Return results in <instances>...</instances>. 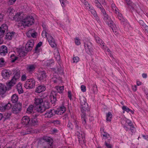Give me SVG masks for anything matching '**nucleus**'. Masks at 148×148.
<instances>
[{
	"instance_id": "nucleus-1",
	"label": "nucleus",
	"mask_w": 148,
	"mask_h": 148,
	"mask_svg": "<svg viewBox=\"0 0 148 148\" xmlns=\"http://www.w3.org/2000/svg\"><path fill=\"white\" fill-rule=\"evenodd\" d=\"M75 130L77 131V134L79 140L84 141L85 139L84 134L82 129L79 125V122L77 121L74 122Z\"/></svg>"
},
{
	"instance_id": "nucleus-2",
	"label": "nucleus",
	"mask_w": 148,
	"mask_h": 148,
	"mask_svg": "<svg viewBox=\"0 0 148 148\" xmlns=\"http://www.w3.org/2000/svg\"><path fill=\"white\" fill-rule=\"evenodd\" d=\"M47 31L43 30L42 32V37H46L47 39L48 42L51 46L52 47H55L56 46V45L55 43V40L49 34H48L47 32Z\"/></svg>"
},
{
	"instance_id": "nucleus-3",
	"label": "nucleus",
	"mask_w": 148,
	"mask_h": 148,
	"mask_svg": "<svg viewBox=\"0 0 148 148\" xmlns=\"http://www.w3.org/2000/svg\"><path fill=\"white\" fill-rule=\"evenodd\" d=\"M136 11L137 13L138 14H136V16H135V18L137 21L138 23L142 26L143 28L146 25L143 21L140 18L141 17L140 14L143 12L142 10L138 6L137 7V9H136Z\"/></svg>"
},
{
	"instance_id": "nucleus-4",
	"label": "nucleus",
	"mask_w": 148,
	"mask_h": 148,
	"mask_svg": "<svg viewBox=\"0 0 148 148\" xmlns=\"http://www.w3.org/2000/svg\"><path fill=\"white\" fill-rule=\"evenodd\" d=\"M21 23L25 27L29 26L34 23V19L32 16H29L26 17L21 21Z\"/></svg>"
},
{
	"instance_id": "nucleus-5",
	"label": "nucleus",
	"mask_w": 148,
	"mask_h": 148,
	"mask_svg": "<svg viewBox=\"0 0 148 148\" xmlns=\"http://www.w3.org/2000/svg\"><path fill=\"white\" fill-rule=\"evenodd\" d=\"M22 104L21 103L15 104L11 107L12 112L15 114L19 113L22 109Z\"/></svg>"
},
{
	"instance_id": "nucleus-6",
	"label": "nucleus",
	"mask_w": 148,
	"mask_h": 148,
	"mask_svg": "<svg viewBox=\"0 0 148 148\" xmlns=\"http://www.w3.org/2000/svg\"><path fill=\"white\" fill-rule=\"evenodd\" d=\"M35 86V81L33 78L28 79L24 84V87L25 88L28 89L32 88Z\"/></svg>"
},
{
	"instance_id": "nucleus-7",
	"label": "nucleus",
	"mask_w": 148,
	"mask_h": 148,
	"mask_svg": "<svg viewBox=\"0 0 148 148\" xmlns=\"http://www.w3.org/2000/svg\"><path fill=\"white\" fill-rule=\"evenodd\" d=\"M43 102V99L41 98H35L34 102V109L38 112V110L41 108L42 103Z\"/></svg>"
},
{
	"instance_id": "nucleus-8",
	"label": "nucleus",
	"mask_w": 148,
	"mask_h": 148,
	"mask_svg": "<svg viewBox=\"0 0 148 148\" xmlns=\"http://www.w3.org/2000/svg\"><path fill=\"white\" fill-rule=\"evenodd\" d=\"M49 103L47 101H45L42 102V106L40 109L38 110V112L40 113H42L47 109H48L50 108Z\"/></svg>"
},
{
	"instance_id": "nucleus-9",
	"label": "nucleus",
	"mask_w": 148,
	"mask_h": 148,
	"mask_svg": "<svg viewBox=\"0 0 148 148\" xmlns=\"http://www.w3.org/2000/svg\"><path fill=\"white\" fill-rule=\"evenodd\" d=\"M39 74L37 78L40 81L43 82L45 81L47 75L46 72L44 71H41L40 69L38 70Z\"/></svg>"
},
{
	"instance_id": "nucleus-10",
	"label": "nucleus",
	"mask_w": 148,
	"mask_h": 148,
	"mask_svg": "<svg viewBox=\"0 0 148 148\" xmlns=\"http://www.w3.org/2000/svg\"><path fill=\"white\" fill-rule=\"evenodd\" d=\"M57 94V91L52 90L50 97V102L52 104H55L56 101V97Z\"/></svg>"
},
{
	"instance_id": "nucleus-11",
	"label": "nucleus",
	"mask_w": 148,
	"mask_h": 148,
	"mask_svg": "<svg viewBox=\"0 0 148 148\" xmlns=\"http://www.w3.org/2000/svg\"><path fill=\"white\" fill-rule=\"evenodd\" d=\"M12 74V72L8 70L4 69L2 71L1 73L3 77L5 79L9 78Z\"/></svg>"
},
{
	"instance_id": "nucleus-12",
	"label": "nucleus",
	"mask_w": 148,
	"mask_h": 148,
	"mask_svg": "<svg viewBox=\"0 0 148 148\" xmlns=\"http://www.w3.org/2000/svg\"><path fill=\"white\" fill-rule=\"evenodd\" d=\"M94 37L96 42L99 44L103 49H106L107 48V46L105 45L102 40L97 35H95Z\"/></svg>"
},
{
	"instance_id": "nucleus-13",
	"label": "nucleus",
	"mask_w": 148,
	"mask_h": 148,
	"mask_svg": "<svg viewBox=\"0 0 148 148\" xmlns=\"http://www.w3.org/2000/svg\"><path fill=\"white\" fill-rule=\"evenodd\" d=\"M57 114H59V112H57L56 110L54 109L48 110L45 113L46 116L48 118H51L53 115Z\"/></svg>"
},
{
	"instance_id": "nucleus-14",
	"label": "nucleus",
	"mask_w": 148,
	"mask_h": 148,
	"mask_svg": "<svg viewBox=\"0 0 148 148\" xmlns=\"http://www.w3.org/2000/svg\"><path fill=\"white\" fill-rule=\"evenodd\" d=\"M103 20L109 26H111L113 24V22L107 14L103 15Z\"/></svg>"
},
{
	"instance_id": "nucleus-15",
	"label": "nucleus",
	"mask_w": 148,
	"mask_h": 148,
	"mask_svg": "<svg viewBox=\"0 0 148 148\" xmlns=\"http://www.w3.org/2000/svg\"><path fill=\"white\" fill-rule=\"evenodd\" d=\"M36 67V65L35 64L27 65V72L29 74H32L33 73Z\"/></svg>"
},
{
	"instance_id": "nucleus-16",
	"label": "nucleus",
	"mask_w": 148,
	"mask_h": 148,
	"mask_svg": "<svg viewBox=\"0 0 148 148\" xmlns=\"http://www.w3.org/2000/svg\"><path fill=\"white\" fill-rule=\"evenodd\" d=\"M44 140H46L47 142L46 147H48L47 148H53V140L51 138L47 137H44Z\"/></svg>"
},
{
	"instance_id": "nucleus-17",
	"label": "nucleus",
	"mask_w": 148,
	"mask_h": 148,
	"mask_svg": "<svg viewBox=\"0 0 148 148\" xmlns=\"http://www.w3.org/2000/svg\"><path fill=\"white\" fill-rule=\"evenodd\" d=\"M34 45V41L33 40H30L26 44L25 48L27 51H30L32 49Z\"/></svg>"
},
{
	"instance_id": "nucleus-18",
	"label": "nucleus",
	"mask_w": 148,
	"mask_h": 148,
	"mask_svg": "<svg viewBox=\"0 0 148 148\" xmlns=\"http://www.w3.org/2000/svg\"><path fill=\"white\" fill-rule=\"evenodd\" d=\"M23 12H18L13 17V19L17 21H21L23 19Z\"/></svg>"
},
{
	"instance_id": "nucleus-19",
	"label": "nucleus",
	"mask_w": 148,
	"mask_h": 148,
	"mask_svg": "<svg viewBox=\"0 0 148 148\" xmlns=\"http://www.w3.org/2000/svg\"><path fill=\"white\" fill-rule=\"evenodd\" d=\"M8 53V48L5 45L0 46V55L4 56Z\"/></svg>"
},
{
	"instance_id": "nucleus-20",
	"label": "nucleus",
	"mask_w": 148,
	"mask_h": 148,
	"mask_svg": "<svg viewBox=\"0 0 148 148\" xmlns=\"http://www.w3.org/2000/svg\"><path fill=\"white\" fill-rule=\"evenodd\" d=\"M36 132V131L34 130L32 128L29 127H26L25 130L22 133L23 135H24L32 133H35Z\"/></svg>"
},
{
	"instance_id": "nucleus-21",
	"label": "nucleus",
	"mask_w": 148,
	"mask_h": 148,
	"mask_svg": "<svg viewBox=\"0 0 148 148\" xmlns=\"http://www.w3.org/2000/svg\"><path fill=\"white\" fill-rule=\"evenodd\" d=\"M30 121V119L29 117L28 116H25L23 117L21 123L23 125H27L29 124Z\"/></svg>"
},
{
	"instance_id": "nucleus-22",
	"label": "nucleus",
	"mask_w": 148,
	"mask_h": 148,
	"mask_svg": "<svg viewBox=\"0 0 148 148\" xmlns=\"http://www.w3.org/2000/svg\"><path fill=\"white\" fill-rule=\"evenodd\" d=\"M46 89L45 86L44 85H40L38 86L36 89V92L38 93H40L45 91Z\"/></svg>"
},
{
	"instance_id": "nucleus-23",
	"label": "nucleus",
	"mask_w": 148,
	"mask_h": 148,
	"mask_svg": "<svg viewBox=\"0 0 148 148\" xmlns=\"http://www.w3.org/2000/svg\"><path fill=\"white\" fill-rule=\"evenodd\" d=\"M16 82L14 80H12V79L8 83H6L7 88L8 90H9L11 88L16 84Z\"/></svg>"
},
{
	"instance_id": "nucleus-24",
	"label": "nucleus",
	"mask_w": 148,
	"mask_h": 148,
	"mask_svg": "<svg viewBox=\"0 0 148 148\" xmlns=\"http://www.w3.org/2000/svg\"><path fill=\"white\" fill-rule=\"evenodd\" d=\"M7 90L6 87L4 85L0 84V94L3 95Z\"/></svg>"
},
{
	"instance_id": "nucleus-25",
	"label": "nucleus",
	"mask_w": 148,
	"mask_h": 148,
	"mask_svg": "<svg viewBox=\"0 0 148 148\" xmlns=\"http://www.w3.org/2000/svg\"><path fill=\"white\" fill-rule=\"evenodd\" d=\"M54 54L55 58L58 61V62L60 64V57L59 52L58 50L57 49L55 51Z\"/></svg>"
},
{
	"instance_id": "nucleus-26",
	"label": "nucleus",
	"mask_w": 148,
	"mask_h": 148,
	"mask_svg": "<svg viewBox=\"0 0 148 148\" xmlns=\"http://www.w3.org/2000/svg\"><path fill=\"white\" fill-rule=\"evenodd\" d=\"M109 26L111 28L113 31L115 35L119 33V29L116 27L114 23L111 26Z\"/></svg>"
},
{
	"instance_id": "nucleus-27",
	"label": "nucleus",
	"mask_w": 148,
	"mask_h": 148,
	"mask_svg": "<svg viewBox=\"0 0 148 148\" xmlns=\"http://www.w3.org/2000/svg\"><path fill=\"white\" fill-rule=\"evenodd\" d=\"M81 109V111L82 112H84L86 111H88L89 110V107L87 103H86L83 106H80Z\"/></svg>"
},
{
	"instance_id": "nucleus-28",
	"label": "nucleus",
	"mask_w": 148,
	"mask_h": 148,
	"mask_svg": "<svg viewBox=\"0 0 148 148\" xmlns=\"http://www.w3.org/2000/svg\"><path fill=\"white\" fill-rule=\"evenodd\" d=\"M125 1L127 4L131 7V8H132L133 10L134 9L136 10V9H137V8H136V5L134 3H133L130 0H125Z\"/></svg>"
},
{
	"instance_id": "nucleus-29",
	"label": "nucleus",
	"mask_w": 148,
	"mask_h": 148,
	"mask_svg": "<svg viewBox=\"0 0 148 148\" xmlns=\"http://www.w3.org/2000/svg\"><path fill=\"white\" fill-rule=\"evenodd\" d=\"M18 99V96L15 94L12 96L11 100L13 103H15L17 102Z\"/></svg>"
},
{
	"instance_id": "nucleus-30",
	"label": "nucleus",
	"mask_w": 148,
	"mask_h": 148,
	"mask_svg": "<svg viewBox=\"0 0 148 148\" xmlns=\"http://www.w3.org/2000/svg\"><path fill=\"white\" fill-rule=\"evenodd\" d=\"M15 32H8L5 36V38L6 39L11 40L14 36Z\"/></svg>"
},
{
	"instance_id": "nucleus-31",
	"label": "nucleus",
	"mask_w": 148,
	"mask_h": 148,
	"mask_svg": "<svg viewBox=\"0 0 148 148\" xmlns=\"http://www.w3.org/2000/svg\"><path fill=\"white\" fill-rule=\"evenodd\" d=\"M16 88L19 94H21L23 92V90L21 86V83H19L17 85Z\"/></svg>"
},
{
	"instance_id": "nucleus-32",
	"label": "nucleus",
	"mask_w": 148,
	"mask_h": 148,
	"mask_svg": "<svg viewBox=\"0 0 148 148\" xmlns=\"http://www.w3.org/2000/svg\"><path fill=\"white\" fill-rule=\"evenodd\" d=\"M57 112H59V114H57L61 115L66 110L65 107L64 106H61L60 108V109L58 110H56Z\"/></svg>"
},
{
	"instance_id": "nucleus-33",
	"label": "nucleus",
	"mask_w": 148,
	"mask_h": 148,
	"mask_svg": "<svg viewBox=\"0 0 148 148\" xmlns=\"http://www.w3.org/2000/svg\"><path fill=\"white\" fill-rule=\"evenodd\" d=\"M20 77V72H16L12 79V80H14L16 82V81Z\"/></svg>"
},
{
	"instance_id": "nucleus-34",
	"label": "nucleus",
	"mask_w": 148,
	"mask_h": 148,
	"mask_svg": "<svg viewBox=\"0 0 148 148\" xmlns=\"http://www.w3.org/2000/svg\"><path fill=\"white\" fill-rule=\"evenodd\" d=\"M12 114L10 112L5 113L3 115V118L4 120L6 119H8L10 118V116Z\"/></svg>"
},
{
	"instance_id": "nucleus-35",
	"label": "nucleus",
	"mask_w": 148,
	"mask_h": 148,
	"mask_svg": "<svg viewBox=\"0 0 148 148\" xmlns=\"http://www.w3.org/2000/svg\"><path fill=\"white\" fill-rule=\"evenodd\" d=\"M54 63V61L53 60H47L45 62V64L48 66H51Z\"/></svg>"
},
{
	"instance_id": "nucleus-36",
	"label": "nucleus",
	"mask_w": 148,
	"mask_h": 148,
	"mask_svg": "<svg viewBox=\"0 0 148 148\" xmlns=\"http://www.w3.org/2000/svg\"><path fill=\"white\" fill-rule=\"evenodd\" d=\"M40 143L41 148H48L46 147V145L47 144V142L46 141V140H44V137L43 138L42 140L41 141Z\"/></svg>"
},
{
	"instance_id": "nucleus-37",
	"label": "nucleus",
	"mask_w": 148,
	"mask_h": 148,
	"mask_svg": "<svg viewBox=\"0 0 148 148\" xmlns=\"http://www.w3.org/2000/svg\"><path fill=\"white\" fill-rule=\"evenodd\" d=\"M64 86H57L56 87V88L57 90V92H58L60 93H61L64 90Z\"/></svg>"
},
{
	"instance_id": "nucleus-38",
	"label": "nucleus",
	"mask_w": 148,
	"mask_h": 148,
	"mask_svg": "<svg viewBox=\"0 0 148 148\" xmlns=\"http://www.w3.org/2000/svg\"><path fill=\"white\" fill-rule=\"evenodd\" d=\"M30 123L32 125H35L38 124V121H37V119L35 118H31Z\"/></svg>"
},
{
	"instance_id": "nucleus-39",
	"label": "nucleus",
	"mask_w": 148,
	"mask_h": 148,
	"mask_svg": "<svg viewBox=\"0 0 148 148\" xmlns=\"http://www.w3.org/2000/svg\"><path fill=\"white\" fill-rule=\"evenodd\" d=\"M92 43L90 42H86L84 43V47L85 49H86L92 48Z\"/></svg>"
},
{
	"instance_id": "nucleus-40",
	"label": "nucleus",
	"mask_w": 148,
	"mask_h": 148,
	"mask_svg": "<svg viewBox=\"0 0 148 148\" xmlns=\"http://www.w3.org/2000/svg\"><path fill=\"white\" fill-rule=\"evenodd\" d=\"M34 109V106L32 105L29 106L27 110V112L28 113L31 114L33 112V109Z\"/></svg>"
},
{
	"instance_id": "nucleus-41",
	"label": "nucleus",
	"mask_w": 148,
	"mask_h": 148,
	"mask_svg": "<svg viewBox=\"0 0 148 148\" xmlns=\"http://www.w3.org/2000/svg\"><path fill=\"white\" fill-rule=\"evenodd\" d=\"M106 120L107 122H110L111 121V119L112 117V115L111 113L108 112L106 114Z\"/></svg>"
},
{
	"instance_id": "nucleus-42",
	"label": "nucleus",
	"mask_w": 148,
	"mask_h": 148,
	"mask_svg": "<svg viewBox=\"0 0 148 148\" xmlns=\"http://www.w3.org/2000/svg\"><path fill=\"white\" fill-rule=\"evenodd\" d=\"M80 106L84 105V104H85L86 103H87L86 99L84 97H81L80 99Z\"/></svg>"
},
{
	"instance_id": "nucleus-43",
	"label": "nucleus",
	"mask_w": 148,
	"mask_h": 148,
	"mask_svg": "<svg viewBox=\"0 0 148 148\" xmlns=\"http://www.w3.org/2000/svg\"><path fill=\"white\" fill-rule=\"evenodd\" d=\"M122 109L124 111H126L127 112H129L130 111H131L132 113H133V112L129 108L125 106H123L122 107ZM123 113H124V111L123 112Z\"/></svg>"
},
{
	"instance_id": "nucleus-44",
	"label": "nucleus",
	"mask_w": 148,
	"mask_h": 148,
	"mask_svg": "<svg viewBox=\"0 0 148 148\" xmlns=\"http://www.w3.org/2000/svg\"><path fill=\"white\" fill-rule=\"evenodd\" d=\"M101 135H102L103 137V138L106 139L110 137V135L106 132H105L103 130L101 132Z\"/></svg>"
},
{
	"instance_id": "nucleus-45",
	"label": "nucleus",
	"mask_w": 148,
	"mask_h": 148,
	"mask_svg": "<svg viewBox=\"0 0 148 148\" xmlns=\"http://www.w3.org/2000/svg\"><path fill=\"white\" fill-rule=\"evenodd\" d=\"M85 50L86 52L90 55H92L93 54V48L86 49Z\"/></svg>"
},
{
	"instance_id": "nucleus-46",
	"label": "nucleus",
	"mask_w": 148,
	"mask_h": 148,
	"mask_svg": "<svg viewBox=\"0 0 148 148\" xmlns=\"http://www.w3.org/2000/svg\"><path fill=\"white\" fill-rule=\"evenodd\" d=\"M34 32V30L32 29L29 31L28 33H29L31 34L32 37L35 38L36 37V32Z\"/></svg>"
},
{
	"instance_id": "nucleus-47",
	"label": "nucleus",
	"mask_w": 148,
	"mask_h": 148,
	"mask_svg": "<svg viewBox=\"0 0 148 148\" xmlns=\"http://www.w3.org/2000/svg\"><path fill=\"white\" fill-rule=\"evenodd\" d=\"M19 54L21 57H24L27 54V52H25L24 51H23L22 49H19Z\"/></svg>"
},
{
	"instance_id": "nucleus-48",
	"label": "nucleus",
	"mask_w": 148,
	"mask_h": 148,
	"mask_svg": "<svg viewBox=\"0 0 148 148\" xmlns=\"http://www.w3.org/2000/svg\"><path fill=\"white\" fill-rule=\"evenodd\" d=\"M0 29L5 32L8 29V26L5 24H3L0 27Z\"/></svg>"
},
{
	"instance_id": "nucleus-49",
	"label": "nucleus",
	"mask_w": 148,
	"mask_h": 148,
	"mask_svg": "<svg viewBox=\"0 0 148 148\" xmlns=\"http://www.w3.org/2000/svg\"><path fill=\"white\" fill-rule=\"evenodd\" d=\"M14 10L11 7L9 8L7 11V13L9 15H12V14L13 13Z\"/></svg>"
},
{
	"instance_id": "nucleus-50",
	"label": "nucleus",
	"mask_w": 148,
	"mask_h": 148,
	"mask_svg": "<svg viewBox=\"0 0 148 148\" xmlns=\"http://www.w3.org/2000/svg\"><path fill=\"white\" fill-rule=\"evenodd\" d=\"M93 91L94 93H96L97 92V86L95 84L93 85Z\"/></svg>"
},
{
	"instance_id": "nucleus-51",
	"label": "nucleus",
	"mask_w": 148,
	"mask_h": 148,
	"mask_svg": "<svg viewBox=\"0 0 148 148\" xmlns=\"http://www.w3.org/2000/svg\"><path fill=\"white\" fill-rule=\"evenodd\" d=\"M4 107L5 110H8L10 108L11 106V105L10 103H8L7 104L3 106Z\"/></svg>"
},
{
	"instance_id": "nucleus-52",
	"label": "nucleus",
	"mask_w": 148,
	"mask_h": 148,
	"mask_svg": "<svg viewBox=\"0 0 148 148\" xmlns=\"http://www.w3.org/2000/svg\"><path fill=\"white\" fill-rule=\"evenodd\" d=\"M42 44V43L41 42H40L37 44L36 47L35 48V51H36V52H37L38 49V48L40 47L41 46Z\"/></svg>"
},
{
	"instance_id": "nucleus-53",
	"label": "nucleus",
	"mask_w": 148,
	"mask_h": 148,
	"mask_svg": "<svg viewBox=\"0 0 148 148\" xmlns=\"http://www.w3.org/2000/svg\"><path fill=\"white\" fill-rule=\"evenodd\" d=\"M90 10L91 13L95 17H96L97 16L96 12L94 10L92 9V8Z\"/></svg>"
},
{
	"instance_id": "nucleus-54",
	"label": "nucleus",
	"mask_w": 148,
	"mask_h": 148,
	"mask_svg": "<svg viewBox=\"0 0 148 148\" xmlns=\"http://www.w3.org/2000/svg\"><path fill=\"white\" fill-rule=\"evenodd\" d=\"M58 71L59 73L61 75L63 74V69L62 68L61 66H60V67H59V68H58Z\"/></svg>"
},
{
	"instance_id": "nucleus-55",
	"label": "nucleus",
	"mask_w": 148,
	"mask_h": 148,
	"mask_svg": "<svg viewBox=\"0 0 148 148\" xmlns=\"http://www.w3.org/2000/svg\"><path fill=\"white\" fill-rule=\"evenodd\" d=\"M67 126V127L69 128V129L72 130L73 129V125L70 121L68 122Z\"/></svg>"
},
{
	"instance_id": "nucleus-56",
	"label": "nucleus",
	"mask_w": 148,
	"mask_h": 148,
	"mask_svg": "<svg viewBox=\"0 0 148 148\" xmlns=\"http://www.w3.org/2000/svg\"><path fill=\"white\" fill-rule=\"evenodd\" d=\"M84 4L86 6L87 9L90 10L91 8L90 5L89 4L88 2H85L84 3Z\"/></svg>"
},
{
	"instance_id": "nucleus-57",
	"label": "nucleus",
	"mask_w": 148,
	"mask_h": 148,
	"mask_svg": "<svg viewBox=\"0 0 148 148\" xmlns=\"http://www.w3.org/2000/svg\"><path fill=\"white\" fill-rule=\"evenodd\" d=\"M79 60V58L77 56L74 57L73 58V62L74 63H77Z\"/></svg>"
},
{
	"instance_id": "nucleus-58",
	"label": "nucleus",
	"mask_w": 148,
	"mask_h": 148,
	"mask_svg": "<svg viewBox=\"0 0 148 148\" xmlns=\"http://www.w3.org/2000/svg\"><path fill=\"white\" fill-rule=\"evenodd\" d=\"M75 44L77 45H80L81 44L79 40L77 38H76L75 40Z\"/></svg>"
},
{
	"instance_id": "nucleus-59",
	"label": "nucleus",
	"mask_w": 148,
	"mask_h": 148,
	"mask_svg": "<svg viewBox=\"0 0 148 148\" xmlns=\"http://www.w3.org/2000/svg\"><path fill=\"white\" fill-rule=\"evenodd\" d=\"M85 112H82V114H81L82 120L83 119H86V114Z\"/></svg>"
},
{
	"instance_id": "nucleus-60",
	"label": "nucleus",
	"mask_w": 148,
	"mask_h": 148,
	"mask_svg": "<svg viewBox=\"0 0 148 148\" xmlns=\"http://www.w3.org/2000/svg\"><path fill=\"white\" fill-rule=\"evenodd\" d=\"M52 123H53L54 124L56 125H59L60 123V121L58 120H56L53 121Z\"/></svg>"
},
{
	"instance_id": "nucleus-61",
	"label": "nucleus",
	"mask_w": 148,
	"mask_h": 148,
	"mask_svg": "<svg viewBox=\"0 0 148 148\" xmlns=\"http://www.w3.org/2000/svg\"><path fill=\"white\" fill-rule=\"evenodd\" d=\"M82 123L83 125L85 127H86V119H83L82 120Z\"/></svg>"
},
{
	"instance_id": "nucleus-62",
	"label": "nucleus",
	"mask_w": 148,
	"mask_h": 148,
	"mask_svg": "<svg viewBox=\"0 0 148 148\" xmlns=\"http://www.w3.org/2000/svg\"><path fill=\"white\" fill-rule=\"evenodd\" d=\"M105 144L106 146L107 147V148H112V146L110 143H108L106 141L105 142Z\"/></svg>"
},
{
	"instance_id": "nucleus-63",
	"label": "nucleus",
	"mask_w": 148,
	"mask_h": 148,
	"mask_svg": "<svg viewBox=\"0 0 148 148\" xmlns=\"http://www.w3.org/2000/svg\"><path fill=\"white\" fill-rule=\"evenodd\" d=\"M27 79V77L25 74L23 75L21 77V80L22 81H25Z\"/></svg>"
},
{
	"instance_id": "nucleus-64",
	"label": "nucleus",
	"mask_w": 148,
	"mask_h": 148,
	"mask_svg": "<svg viewBox=\"0 0 148 148\" xmlns=\"http://www.w3.org/2000/svg\"><path fill=\"white\" fill-rule=\"evenodd\" d=\"M96 6L99 9H101L103 7L101 5V3H98V4H96Z\"/></svg>"
}]
</instances>
